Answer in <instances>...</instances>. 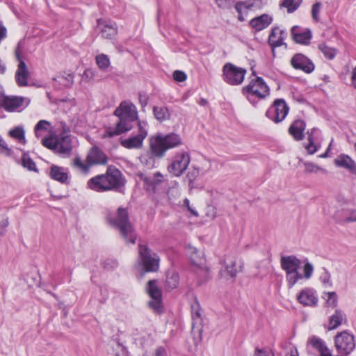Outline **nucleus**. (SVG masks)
Wrapping results in <instances>:
<instances>
[{
    "label": "nucleus",
    "instance_id": "f257e3e1",
    "mask_svg": "<svg viewBox=\"0 0 356 356\" xmlns=\"http://www.w3.org/2000/svg\"><path fill=\"white\" fill-rule=\"evenodd\" d=\"M114 115L119 118L115 127H108L105 131V136H118L131 129V122L138 119L136 106L129 100L122 101L115 110Z\"/></svg>",
    "mask_w": 356,
    "mask_h": 356
},
{
    "label": "nucleus",
    "instance_id": "f03ea898",
    "mask_svg": "<svg viewBox=\"0 0 356 356\" xmlns=\"http://www.w3.org/2000/svg\"><path fill=\"white\" fill-rule=\"evenodd\" d=\"M182 144V139L178 134L159 133L150 138L149 149L154 157L162 158L168 149L179 147Z\"/></svg>",
    "mask_w": 356,
    "mask_h": 356
},
{
    "label": "nucleus",
    "instance_id": "7ed1b4c3",
    "mask_svg": "<svg viewBox=\"0 0 356 356\" xmlns=\"http://www.w3.org/2000/svg\"><path fill=\"white\" fill-rule=\"evenodd\" d=\"M108 222L117 228L127 242L135 243L136 235L134 227L129 221V213L126 209L119 207L116 214L106 215Z\"/></svg>",
    "mask_w": 356,
    "mask_h": 356
},
{
    "label": "nucleus",
    "instance_id": "20e7f679",
    "mask_svg": "<svg viewBox=\"0 0 356 356\" xmlns=\"http://www.w3.org/2000/svg\"><path fill=\"white\" fill-rule=\"evenodd\" d=\"M242 93L254 106L270 95V88L261 77L257 76L242 88Z\"/></svg>",
    "mask_w": 356,
    "mask_h": 356
},
{
    "label": "nucleus",
    "instance_id": "39448f33",
    "mask_svg": "<svg viewBox=\"0 0 356 356\" xmlns=\"http://www.w3.org/2000/svg\"><path fill=\"white\" fill-rule=\"evenodd\" d=\"M280 264L282 268L286 272V279L289 288H292L303 277V275L298 272L302 261L296 256H282Z\"/></svg>",
    "mask_w": 356,
    "mask_h": 356
},
{
    "label": "nucleus",
    "instance_id": "423d86ee",
    "mask_svg": "<svg viewBox=\"0 0 356 356\" xmlns=\"http://www.w3.org/2000/svg\"><path fill=\"white\" fill-rule=\"evenodd\" d=\"M191 162V155L187 151L176 152L169 159L167 170L174 177H181L188 168Z\"/></svg>",
    "mask_w": 356,
    "mask_h": 356
},
{
    "label": "nucleus",
    "instance_id": "0eeeda50",
    "mask_svg": "<svg viewBox=\"0 0 356 356\" xmlns=\"http://www.w3.org/2000/svg\"><path fill=\"white\" fill-rule=\"evenodd\" d=\"M145 291L150 298L148 301V307L157 314H161L163 311L162 302V291L159 286L158 280H152L147 282L145 286Z\"/></svg>",
    "mask_w": 356,
    "mask_h": 356
},
{
    "label": "nucleus",
    "instance_id": "6e6552de",
    "mask_svg": "<svg viewBox=\"0 0 356 356\" xmlns=\"http://www.w3.org/2000/svg\"><path fill=\"white\" fill-rule=\"evenodd\" d=\"M139 260L145 272H157L159 269L160 258L146 245H138Z\"/></svg>",
    "mask_w": 356,
    "mask_h": 356
},
{
    "label": "nucleus",
    "instance_id": "1a4fd4ad",
    "mask_svg": "<svg viewBox=\"0 0 356 356\" xmlns=\"http://www.w3.org/2000/svg\"><path fill=\"white\" fill-rule=\"evenodd\" d=\"M246 70L227 63L222 67L223 80L232 86H238L243 83L246 74Z\"/></svg>",
    "mask_w": 356,
    "mask_h": 356
},
{
    "label": "nucleus",
    "instance_id": "9d476101",
    "mask_svg": "<svg viewBox=\"0 0 356 356\" xmlns=\"http://www.w3.org/2000/svg\"><path fill=\"white\" fill-rule=\"evenodd\" d=\"M147 122L139 120L138 122V133L132 136L122 140L120 144L127 149H139L143 146V140L148 134Z\"/></svg>",
    "mask_w": 356,
    "mask_h": 356
},
{
    "label": "nucleus",
    "instance_id": "9b49d317",
    "mask_svg": "<svg viewBox=\"0 0 356 356\" xmlns=\"http://www.w3.org/2000/svg\"><path fill=\"white\" fill-rule=\"evenodd\" d=\"M106 180V184L109 191L122 193L124 187L126 180L120 170L110 166L104 174Z\"/></svg>",
    "mask_w": 356,
    "mask_h": 356
},
{
    "label": "nucleus",
    "instance_id": "f8f14e48",
    "mask_svg": "<svg viewBox=\"0 0 356 356\" xmlns=\"http://www.w3.org/2000/svg\"><path fill=\"white\" fill-rule=\"evenodd\" d=\"M289 107L283 99H275L266 112V116L275 123L282 122L288 115Z\"/></svg>",
    "mask_w": 356,
    "mask_h": 356
},
{
    "label": "nucleus",
    "instance_id": "ddd939ff",
    "mask_svg": "<svg viewBox=\"0 0 356 356\" xmlns=\"http://www.w3.org/2000/svg\"><path fill=\"white\" fill-rule=\"evenodd\" d=\"M334 345L339 354L348 355L355 348L354 336L344 331L336 335Z\"/></svg>",
    "mask_w": 356,
    "mask_h": 356
},
{
    "label": "nucleus",
    "instance_id": "4468645a",
    "mask_svg": "<svg viewBox=\"0 0 356 356\" xmlns=\"http://www.w3.org/2000/svg\"><path fill=\"white\" fill-rule=\"evenodd\" d=\"M26 99L22 97H3L0 101V107L3 108L8 112L21 111L28 104H24Z\"/></svg>",
    "mask_w": 356,
    "mask_h": 356
},
{
    "label": "nucleus",
    "instance_id": "2eb2a0df",
    "mask_svg": "<svg viewBox=\"0 0 356 356\" xmlns=\"http://www.w3.org/2000/svg\"><path fill=\"white\" fill-rule=\"evenodd\" d=\"M291 65L295 69L305 73H312L315 68L313 62L306 56L298 53L293 56L290 60Z\"/></svg>",
    "mask_w": 356,
    "mask_h": 356
},
{
    "label": "nucleus",
    "instance_id": "dca6fc26",
    "mask_svg": "<svg viewBox=\"0 0 356 356\" xmlns=\"http://www.w3.org/2000/svg\"><path fill=\"white\" fill-rule=\"evenodd\" d=\"M308 144L305 146L309 154H314L321 147L322 134L317 128H312L307 132Z\"/></svg>",
    "mask_w": 356,
    "mask_h": 356
},
{
    "label": "nucleus",
    "instance_id": "f3484780",
    "mask_svg": "<svg viewBox=\"0 0 356 356\" xmlns=\"http://www.w3.org/2000/svg\"><path fill=\"white\" fill-rule=\"evenodd\" d=\"M222 268L220 270V275L227 280H234L238 271L241 270V266L237 267L236 259L221 261Z\"/></svg>",
    "mask_w": 356,
    "mask_h": 356
},
{
    "label": "nucleus",
    "instance_id": "a211bd4d",
    "mask_svg": "<svg viewBox=\"0 0 356 356\" xmlns=\"http://www.w3.org/2000/svg\"><path fill=\"white\" fill-rule=\"evenodd\" d=\"M291 37L296 43L305 45L310 43L312 34L309 29H303L298 26H294L291 28Z\"/></svg>",
    "mask_w": 356,
    "mask_h": 356
},
{
    "label": "nucleus",
    "instance_id": "6ab92c4d",
    "mask_svg": "<svg viewBox=\"0 0 356 356\" xmlns=\"http://www.w3.org/2000/svg\"><path fill=\"white\" fill-rule=\"evenodd\" d=\"M49 177L63 184H68L70 183V171L68 168L52 165L49 169Z\"/></svg>",
    "mask_w": 356,
    "mask_h": 356
},
{
    "label": "nucleus",
    "instance_id": "aec40b11",
    "mask_svg": "<svg viewBox=\"0 0 356 356\" xmlns=\"http://www.w3.org/2000/svg\"><path fill=\"white\" fill-rule=\"evenodd\" d=\"M298 301L304 306L314 307L318 302V296L316 291L311 288L302 289L297 296Z\"/></svg>",
    "mask_w": 356,
    "mask_h": 356
},
{
    "label": "nucleus",
    "instance_id": "412c9836",
    "mask_svg": "<svg viewBox=\"0 0 356 356\" xmlns=\"http://www.w3.org/2000/svg\"><path fill=\"white\" fill-rule=\"evenodd\" d=\"M86 186L88 189L97 193L109 191L104 174L97 175L88 180Z\"/></svg>",
    "mask_w": 356,
    "mask_h": 356
},
{
    "label": "nucleus",
    "instance_id": "4be33fe9",
    "mask_svg": "<svg viewBox=\"0 0 356 356\" xmlns=\"http://www.w3.org/2000/svg\"><path fill=\"white\" fill-rule=\"evenodd\" d=\"M88 162L91 165H105L108 162L106 154L98 147H92L86 156Z\"/></svg>",
    "mask_w": 356,
    "mask_h": 356
},
{
    "label": "nucleus",
    "instance_id": "5701e85b",
    "mask_svg": "<svg viewBox=\"0 0 356 356\" xmlns=\"http://www.w3.org/2000/svg\"><path fill=\"white\" fill-rule=\"evenodd\" d=\"M286 37V33L278 27L272 29L270 33L268 36V44L272 47L273 52L275 51V48L281 47L284 44V40Z\"/></svg>",
    "mask_w": 356,
    "mask_h": 356
},
{
    "label": "nucleus",
    "instance_id": "b1692460",
    "mask_svg": "<svg viewBox=\"0 0 356 356\" xmlns=\"http://www.w3.org/2000/svg\"><path fill=\"white\" fill-rule=\"evenodd\" d=\"M17 58L19 62L17 70L15 72V80L19 86H26L28 84V78L29 76V72L26 67L25 62L23 60L19 59L18 56Z\"/></svg>",
    "mask_w": 356,
    "mask_h": 356
},
{
    "label": "nucleus",
    "instance_id": "393cba45",
    "mask_svg": "<svg viewBox=\"0 0 356 356\" xmlns=\"http://www.w3.org/2000/svg\"><path fill=\"white\" fill-rule=\"evenodd\" d=\"M334 164L348 170L350 173L356 175V163L347 154H341L334 159Z\"/></svg>",
    "mask_w": 356,
    "mask_h": 356
},
{
    "label": "nucleus",
    "instance_id": "a878e982",
    "mask_svg": "<svg viewBox=\"0 0 356 356\" xmlns=\"http://www.w3.org/2000/svg\"><path fill=\"white\" fill-rule=\"evenodd\" d=\"M272 22V16L268 14H263L252 19L250 21V25L256 31H260L267 28Z\"/></svg>",
    "mask_w": 356,
    "mask_h": 356
},
{
    "label": "nucleus",
    "instance_id": "bb28decb",
    "mask_svg": "<svg viewBox=\"0 0 356 356\" xmlns=\"http://www.w3.org/2000/svg\"><path fill=\"white\" fill-rule=\"evenodd\" d=\"M306 128L305 121L302 120H296L290 125L289 133L292 136L295 140L299 141L304 138V131Z\"/></svg>",
    "mask_w": 356,
    "mask_h": 356
},
{
    "label": "nucleus",
    "instance_id": "cd10ccee",
    "mask_svg": "<svg viewBox=\"0 0 356 356\" xmlns=\"http://www.w3.org/2000/svg\"><path fill=\"white\" fill-rule=\"evenodd\" d=\"M72 150V140L65 135L58 138L56 152L62 155H70Z\"/></svg>",
    "mask_w": 356,
    "mask_h": 356
},
{
    "label": "nucleus",
    "instance_id": "c85d7f7f",
    "mask_svg": "<svg viewBox=\"0 0 356 356\" xmlns=\"http://www.w3.org/2000/svg\"><path fill=\"white\" fill-rule=\"evenodd\" d=\"M308 343L316 350L320 356H332L331 350L327 347L325 342L316 336H312Z\"/></svg>",
    "mask_w": 356,
    "mask_h": 356
},
{
    "label": "nucleus",
    "instance_id": "c756f323",
    "mask_svg": "<svg viewBox=\"0 0 356 356\" xmlns=\"http://www.w3.org/2000/svg\"><path fill=\"white\" fill-rule=\"evenodd\" d=\"M163 176L159 172H156L152 175L144 176L142 178L145 189L153 191H154L156 186L163 181Z\"/></svg>",
    "mask_w": 356,
    "mask_h": 356
},
{
    "label": "nucleus",
    "instance_id": "7c9ffc66",
    "mask_svg": "<svg viewBox=\"0 0 356 356\" xmlns=\"http://www.w3.org/2000/svg\"><path fill=\"white\" fill-rule=\"evenodd\" d=\"M72 166L76 170H77L79 173L86 175L89 173L90 168L92 167L91 164L87 161V158L86 161H83L79 156H76L72 161Z\"/></svg>",
    "mask_w": 356,
    "mask_h": 356
},
{
    "label": "nucleus",
    "instance_id": "2f4dec72",
    "mask_svg": "<svg viewBox=\"0 0 356 356\" xmlns=\"http://www.w3.org/2000/svg\"><path fill=\"white\" fill-rule=\"evenodd\" d=\"M345 318V314L339 309H336L334 313L330 317L329 324L327 327L328 330H332L337 328Z\"/></svg>",
    "mask_w": 356,
    "mask_h": 356
},
{
    "label": "nucleus",
    "instance_id": "473e14b6",
    "mask_svg": "<svg viewBox=\"0 0 356 356\" xmlns=\"http://www.w3.org/2000/svg\"><path fill=\"white\" fill-rule=\"evenodd\" d=\"M235 10L238 13V19L241 22L245 20V15H246L248 10H252L250 2L248 0L238 1L234 5Z\"/></svg>",
    "mask_w": 356,
    "mask_h": 356
},
{
    "label": "nucleus",
    "instance_id": "72a5a7b5",
    "mask_svg": "<svg viewBox=\"0 0 356 356\" xmlns=\"http://www.w3.org/2000/svg\"><path fill=\"white\" fill-rule=\"evenodd\" d=\"M153 114L160 122L168 120L170 118V113L166 106H154L153 107Z\"/></svg>",
    "mask_w": 356,
    "mask_h": 356
},
{
    "label": "nucleus",
    "instance_id": "f704fd0d",
    "mask_svg": "<svg viewBox=\"0 0 356 356\" xmlns=\"http://www.w3.org/2000/svg\"><path fill=\"white\" fill-rule=\"evenodd\" d=\"M50 126V122L41 120H40L34 127V133L37 138H42L48 131V128Z\"/></svg>",
    "mask_w": 356,
    "mask_h": 356
},
{
    "label": "nucleus",
    "instance_id": "c9c22d12",
    "mask_svg": "<svg viewBox=\"0 0 356 356\" xmlns=\"http://www.w3.org/2000/svg\"><path fill=\"white\" fill-rule=\"evenodd\" d=\"M179 283V276L177 273H169L166 277L165 288L168 290H172L177 288Z\"/></svg>",
    "mask_w": 356,
    "mask_h": 356
},
{
    "label": "nucleus",
    "instance_id": "e433bc0d",
    "mask_svg": "<svg viewBox=\"0 0 356 356\" xmlns=\"http://www.w3.org/2000/svg\"><path fill=\"white\" fill-rule=\"evenodd\" d=\"M9 135L12 138L17 140V141L22 145H25L26 143V140L25 138V131L22 127H18L10 130Z\"/></svg>",
    "mask_w": 356,
    "mask_h": 356
},
{
    "label": "nucleus",
    "instance_id": "4c0bfd02",
    "mask_svg": "<svg viewBox=\"0 0 356 356\" xmlns=\"http://www.w3.org/2000/svg\"><path fill=\"white\" fill-rule=\"evenodd\" d=\"M118 33V28L115 24H106L102 29V35L106 39H111Z\"/></svg>",
    "mask_w": 356,
    "mask_h": 356
},
{
    "label": "nucleus",
    "instance_id": "58836bf2",
    "mask_svg": "<svg viewBox=\"0 0 356 356\" xmlns=\"http://www.w3.org/2000/svg\"><path fill=\"white\" fill-rule=\"evenodd\" d=\"M200 175V169L197 167L192 166L188 171L186 180L188 182V186L191 188H193L194 181L196 180Z\"/></svg>",
    "mask_w": 356,
    "mask_h": 356
},
{
    "label": "nucleus",
    "instance_id": "ea45409f",
    "mask_svg": "<svg viewBox=\"0 0 356 356\" xmlns=\"http://www.w3.org/2000/svg\"><path fill=\"white\" fill-rule=\"evenodd\" d=\"M301 2L302 0H284L280 6L286 8L288 13H292L298 9Z\"/></svg>",
    "mask_w": 356,
    "mask_h": 356
},
{
    "label": "nucleus",
    "instance_id": "a19ab883",
    "mask_svg": "<svg viewBox=\"0 0 356 356\" xmlns=\"http://www.w3.org/2000/svg\"><path fill=\"white\" fill-rule=\"evenodd\" d=\"M22 166L30 171L37 172L35 163L30 158L28 154H23L21 159Z\"/></svg>",
    "mask_w": 356,
    "mask_h": 356
},
{
    "label": "nucleus",
    "instance_id": "79ce46f5",
    "mask_svg": "<svg viewBox=\"0 0 356 356\" xmlns=\"http://www.w3.org/2000/svg\"><path fill=\"white\" fill-rule=\"evenodd\" d=\"M319 50L323 54L325 57L332 60L333 59L337 54V51L334 48L327 46L325 43H321L318 45Z\"/></svg>",
    "mask_w": 356,
    "mask_h": 356
},
{
    "label": "nucleus",
    "instance_id": "37998d69",
    "mask_svg": "<svg viewBox=\"0 0 356 356\" xmlns=\"http://www.w3.org/2000/svg\"><path fill=\"white\" fill-rule=\"evenodd\" d=\"M96 63L101 70H106L110 65V60L105 54H99L96 56Z\"/></svg>",
    "mask_w": 356,
    "mask_h": 356
},
{
    "label": "nucleus",
    "instance_id": "c03bdc74",
    "mask_svg": "<svg viewBox=\"0 0 356 356\" xmlns=\"http://www.w3.org/2000/svg\"><path fill=\"white\" fill-rule=\"evenodd\" d=\"M57 139L58 138L54 136H50L49 138L42 137V144L48 149H53L56 152Z\"/></svg>",
    "mask_w": 356,
    "mask_h": 356
},
{
    "label": "nucleus",
    "instance_id": "a18cd8bd",
    "mask_svg": "<svg viewBox=\"0 0 356 356\" xmlns=\"http://www.w3.org/2000/svg\"><path fill=\"white\" fill-rule=\"evenodd\" d=\"M323 272L321 274L320 280L325 287H332V282L331 281V275L330 272L325 268H323Z\"/></svg>",
    "mask_w": 356,
    "mask_h": 356
},
{
    "label": "nucleus",
    "instance_id": "49530a36",
    "mask_svg": "<svg viewBox=\"0 0 356 356\" xmlns=\"http://www.w3.org/2000/svg\"><path fill=\"white\" fill-rule=\"evenodd\" d=\"M326 304L328 307H336L337 305V296L335 292H327L325 293Z\"/></svg>",
    "mask_w": 356,
    "mask_h": 356
},
{
    "label": "nucleus",
    "instance_id": "de8ad7c7",
    "mask_svg": "<svg viewBox=\"0 0 356 356\" xmlns=\"http://www.w3.org/2000/svg\"><path fill=\"white\" fill-rule=\"evenodd\" d=\"M236 0H214L217 6L223 10H228L232 8Z\"/></svg>",
    "mask_w": 356,
    "mask_h": 356
},
{
    "label": "nucleus",
    "instance_id": "09e8293b",
    "mask_svg": "<svg viewBox=\"0 0 356 356\" xmlns=\"http://www.w3.org/2000/svg\"><path fill=\"white\" fill-rule=\"evenodd\" d=\"M12 153V149L8 147V145L0 135V154L9 156Z\"/></svg>",
    "mask_w": 356,
    "mask_h": 356
},
{
    "label": "nucleus",
    "instance_id": "8fccbe9b",
    "mask_svg": "<svg viewBox=\"0 0 356 356\" xmlns=\"http://www.w3.org/2000/svg\"><path fill=\"white\" fill-rule=\"evenodd\" d=\"M321 3L320 2H316L314 4H313L312 8V19L316 22H318L320 19L319 14L321 11Z\"/></svg>",
    "mask_w": 356,
    "mask_h": 356
},
{
    "label": "nucleus",
    "instance_id": "3c124183",
    "mask_svg": "<svg viewBox=\"0 0 356 356\" xmlns=\"http://www.w3.org/2000/svg\"><path fill=\"white\" fill-rule=\"evenodd\" d=\"M192 318L193 321L201 319L200 307L197 302H195L192 306Z\"/></svg>",
    "mask_w": 356,
    "mask_h": 356
},
{
    "label": "nucleus",
    "instance_id": "603ef678",
    "mask_svg": "<svg viewBox=\"0 0 356 356\" xmlns=\"http://www.w3.org/2000/svg\"><path fill=\"white\" fill-rule=\"evenodd\" d=\"M313 271V265L311 263L307 261L303 267L304 277H305L306 279L310 278L312 275Z\"/></svg>",
    "mask_w": 356,
    "mask_h": 356
},
{
    "label": "nucleus",
    "instance_id": "864d4df0",
    "mask_svg": "<svg viewBox=\"0 0 356 356\" xmlns=\"http://www.w3.org/2000/svg\"><path fill=\"white\" fill-rule=\"evenodd\" d=\"M252 10L259 9L267 3V0H248Z\"/></svg>",
    "mask_w": 356,
    "mask_h": 356
},
{
    "label": "nucleus",
    "instance_id": "5fc2aeb1",
    "mask_svg": "<svg viewBox=\"0 0 356 356\" xmlns=\"http://www.w3.org/2000/svg\"><path fill=\"white\" fill-rule=\"evenodd\" d=\"M304 165L305 168V170L308 172H316L317 170L324 171V170L321 167H320L313 163L306 162L304 163Z\"/></svg>",
    "mask_w": 356,
    "mask_h": 356
},
{
    "label": "nucleus",
    "instance_id": "6e6d98bb",
    "mask_svg": "<svg viewBox=\"0 0 356 356\" xmlns=\"http://www.w3.org/2000/svg\"><path fill=\"white\" fill-rule=\"evenodd\" d=\"M118 266V262L117 260L113 259H108L104 261V266L107 270H112Z\"/></svg>",
    "mask_w": 356,
    "mask_h": 356
},
{
    "label": "nucleus",
    "instance_id": "4d7b16f0",
    "mask_svg": "<svg viewBox=\"0 0 356 356\" xmlns=\"http://www.w3.org/2000/svg\"><path fill=\"white\" fill-rule=\"evenodd\" d=\"M186 74L180 70H175L173 73V79L179 82H182L186 79Z\"/></svg>",
    "mask_w": 356,
    "mask_h": 356
},
{
    "label": "nucleus",
    "instance_id": "13d9d810",
    "mask_svg": "<svg viewBox=\"0 0 356 356\" xmlns=\"http://www.w3.org/2000/svg\"><path fill=\"white\" fill-rule=\"evenodd\" d=\"M184 206L187 207L188 210L195 216H197L198 213L190 205V201L188 198H185L184 200Z\"/></svg>",
    "mask_w": 356,
    "mask_h": 356
},
{
    "label": "nucleus",
    "instance_id": "bf43d9fd",
    "mask_svg": "<svg viewBox=\"0 0 356 356\" xmlns=\"http://www.w3.org/2000/svg\"><path fill=\"white\" fill-rule=\"evenodd\" d=\"M345 221L347 222H356V211H350L348 216L345 218Z\"/></svg>",
    "mask_w": 356,
    "mask_h": 356
},
{
    "label": "nucleus",
    "instance_id": "052dcab7",
    "mask_svg": "<svg viewBox=\"0 0 356 356\" xmlns=\"http://www.w3.org/2000/svg\"><path fill=\"white\" fill-rule=\"evenodd\" d=\"M254 356H269V353L266 349L257 348L254 351Z\"/></svg>",
    "mask_w": 356,
    "mask_h": 356
},
{
    "label": "nucleus",
    "instance_id": "680f3d73",
    "mask_svg": "<svg viewBox=\"0 0 356 356\" xmlns=\"http://www.w3.org/2000/svg\"><path fill=\"white\" fill-rule=\"evenodd\" d=\"M350 82L351 86L356 89V66L352 70Z\"/></svg>",
    "mask_w": 356,
    "mask_h": 356
},
{
    "label": "nucleus",
    "instance_id": "e2e57ef3",
    "mask_svg": "<svg viewBox=\"0 0 356 356\" xmlns=\"http://www.w3.org/2000/svg\"><path fill=\"white\" fill-rule=\"evenodd\" d=\"M156 356H168L165 349L163 347H159L155 352Z\"/></svg>",
    "mask_w": 356,
    "mask_h": 356
},
{
    "label": "nucleus",
    "instance_id": "0e129e2a",
    "mask_svg": "<svg viewBox=\"0 0 356 356\" xmlns=\"http://www.w3.org/2000/svg\"><path fill=\"white\" fill-rule=\"evenodd\" d=\"M139 101L142 105V106H145L147 104L148 97L144 95H139Z\"/></svg>",
    "mask_w": 356,
    "mask_h": 356
},
{
    "label": "nucleus",
    "instance_id": "69168bd1",
    "mask_svg": "<svg viewBox=\"0 0 356 356\" xmlns=\"http://www.w3.org/2000/svg\"><path fill=\"white\" fill-rule=\"evenodd\" d=\"M329 152H330V147H327L326 151L323 154L319 155L318 157L323 158V159L327 158L329 156Z\"/></svg>",
    "mask_w": 356,
    "mask_h": 356
},
{
    "label": "nucleus",
    "instance_id": "338daca9",
    "mask_svg": "<svg viewBox=\"0 0 356 356\" xmlns=\"http://www.w3.org/2000/svg\"><path fill=\"white\" fill-rule=\"evenodd\" d=\"M6 72V66L3 63L1 59L0 58V74H3Z\"/></svg>",
    "mask_w": 356,
    "mask_h": 356
},
{
    "label": "nucleus",
    "instance_id": "774afa93",
    "mask_svg": "<svg viewBox=\"0 0 356 356\" xmlns=\"http://www.w3.org/2000/svg\"><path fill=\"white\" fill-rule=\"evenodd\" d=\"M8 225V219L2 220L0 222V227L1 228H6Z\"/></svg>",
    "mask_w": 356,
    "mask_h": 356
}]
</instances>
